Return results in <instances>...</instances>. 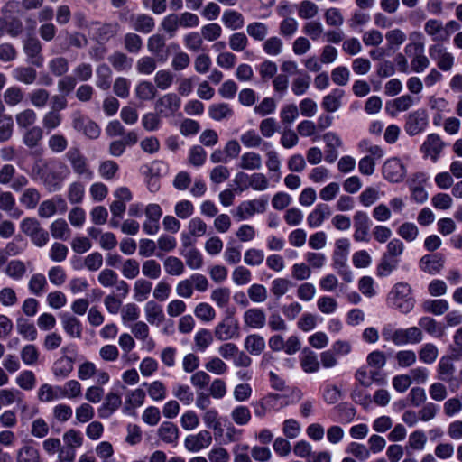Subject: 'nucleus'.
Wrapping results in <instances>:
<instances>
[{
    "mask_svg": "<svg viewBox=\"0 0 462 462\" xmlns=\"http://www.w3.org/2000/svg\"><path fill=\"white\" fill-rule=\"evenodd\" d=\"M69 173L68 167L59 162L57 166H50L44 163L39 171L40 178L42 180L46 189L54 192L60 189L62 182Z\"/></svg>",
    "mask_w": 462,
    "mask_h": 462,
    "instance_id": "1",
    "label": "nucleus"
},
{
    "mask_svg": "<svg viewBox=\"0 0 462 462\" xmlns=\"http://www.w3.org/2000/svg\"><path fill=\"white\" fill-rule=\"evenodd\" d=\"M388 300L402 313L410 312L414 306L411 289L405 282L396 283L389 293Z\"/></svg>",
    "mask_w": 462,
    "mask_h": 462,
    "instance_id": "2",
    "label": "nucleus"
},
{
    "mask_svg": "<svg viewBox=\"0 0 462 462\" xmlns=\"http://www.w3.org/2000/svg\"><path fill=\"white\" fill-rule=\"evenodd\" d=\"M411 37L418 39L405 46L407 54L414 51V55L411 61V70L415 73L423 72L430 66V60L424 55V43L420 41L422 34L420 32H413Z\"/></svg>",
    "mask_w": 462,
    "mask_h": 462,
    "instance_id": "3",
    "label": "nucleus"
},
{
    "mask_svg": "<svg viewBox=\"0 0 462 462\" xmlns=\"http://www.w3.org/2000/svg\"><path fill=\"white\" fill-rule=\"evenodd\" d=\"M22 232L29 236L32 242L39 247L45 245L49 241V234L35 217H25L20 224Z\"/></svg>",
    "mask_w": 462,
    "mask_h": 462,
    "instance_id": "4",
    "label": "nucleus"
},
{
    "mask_svg": "<svg viewBox=\"0 0 462 462\" xmlns=\"http://www.w3.org/2000/svg\"><path fill=\"white\" fill-rule=\"evenodd\" d=\"M66 158L69 162L72 170L76 174L88 180H91L93 178V172L88 167L87 158L81 153L79 148H70L66 152Z\"/></svg>",
    "mask_w": 462,
    "mask_h": 462,
    "instance_id": "5",
    "label": "nucleus"
},
{
    "mask_svg": "<svg viewBox=\"0 0 462 462\" xmlns=\"http://www.w3.org/2000/svg\"><path fill=\"white\" fill-rule=\"evenodd\" d=\"M181 100L177 94L168 93L157 99L155 109L158 115L170 117L180 109Z\"/></svg>",
    "mask_w": 462,
    "mask_h": 462,
    "instance_id": "6",
    "label": "nucleus"
},
{
    "mask_svg": "<svg viewBox=\"0 0 462 462\" xmlns=\"http://www.w3.org/2000/svg\"><path fill=\"white\" fill-rule=\"evenodd\" d=\"M23 50L29 63L37 68H41L43 65L42 45L38 38L34 36L26 38L23 42Z\"/></svg>",
    "mask_w": 462,
    "mask_h": 462,
    "instance_id": "7",
    "label": "nucleus"
},
{
    "mask_svg": "<svg viewBox=\"0 0 462 462\" xmlns=\"http://www.w3.org/2000/svg\"><path fill=\"white\" fill-rule=\"evenodd\" d=\"M393 343L396 346L407 344H418L423 339V334L420 328L411 327L408 328H398L394 330L392 337Z\"/></svg>",
    "mask_w": 462,
    "mask_h": 462,
    "instance_id": "8",
    "label": "nucleus"
},
{
    "mask_svg": "<svg viewBox=\"0 0 462 462\" xmlns=\"http://www.w3.org/2000/svg\"><path fill=\"white\" fill-rule=\"evenodd\" d=\"M214 335L217 340L226 341L239 335L238 322L231 317L225 318L218 323L214 330Z\"/></svg>",
    "mask_w": 462,
    "mask_h": 462,
    "instance_id": "9",
    "label": "nucleus"
},
{
    "mask_svg": "<svg viewBox=\"0 0 462 462\" xmlns=\"http://www.w3.org/2000/svg\"><path fill=\"white\" fill-rule=\"evenodd\" d=\"M428 125V116L422 109L416 110L409 114L406 123L405 131L409 135H416L426 128Z\"/></svg>",
    "mask_w": 462,
    "mask_h": 462,
    "instance_id": "10",
    "label": "nucleus"
},
{
    "mask_svg": "<svg viewBox=\"0 0 462 462\" xmlns=\"http://www.w3.org/2000/svg\"><path fill=\"white\" fill-rule=\"evenodd\" d=\"M383 174L391 182H400L406 175V169L399 159L392 158L384 162Z\"/></svg>",
    "mask_w": 462,
    "mask_h": 462,
    "instance_id": "11",
    "label": "nucleus"
},
{
    "mask_svg": "<svg viewBox=\"0 0 462 462\" xmlns=\"http://www.w3.org/2000/svg\"><path fill=\"white\" fill-rule=\"evenodd\" d=\"M211 443L212 435L206 430H200L197 434L189 435L184 441L185 448L191 452H199L209 447Z\"/></svg>",
    "mask_w": 462,
    "mask_h": 462,
    "instance_id": "12",
    "label": "nucleus"
},
{
    "mask_svg": "<svg viewBox=\"0 0 462 462\" xmlns=\"http://www.w3.org/2000/svg\"><path fill=\"white\" fill-rule=\"evenodd\" d=\"M429 54L431 59L437 60L438 67L444 71L451 69L453 56L447 52L442 45L435 44L430 47Z\"/></svg>",
    "mask_w": 462,
    "mask_h": 462,
    "instance_id": "13",
    "label": "nucleus"
},
{
    "mask_svg": "<svg viewBox=\"0 0 462 462\" xmlns=\"http://www.w3.org/2000/svg\"><path fill=\"white\" fill-rule=\"evenodd\" d=\"M444 257L440 254H426L420 260V268L427 273L437 274L444 266Z\"/></svg>",
    "mask_w": 462,
    "mask_h": 462,
    "instance_id": "14",
    "label": "nucleus"
},
{
    "mask_svg": "<svg viewBox=\"0 0 462 462\" xmlns=\"http://www.w3.org/2000/svg\"><path fill=\"white\" fill-rule=\"evenodd\" d=\"M122 404L121 396L114 392H109L104 400L103 404L98 409L100 418H109Z\"/></svg>",
    "mask_w": 462,
    "mask_h": 462,
    "instance_id": "15",
    "label": "nucleus"
},
{
    "mask_svg": "<svg viewBox=\"0 0 462 462\" xmlns=\"http://www.w3.org/2000/svg\"><path fill=\"white\" fill-rule=\"evenodd\" d=\"M244 322L249 328L261 329L265 326L266 314L262 309H248L244 313Z\"/></svg>",
    "mask_w": 462,
    "mask_h": 462,
    "instance_id": "16",
    "label": "nucleus"
},
{
    "mask_svg": "<svg viewBox=\"0 0 462 462\" xmlns=\"http://www.w3.org/2000/svg\"><path fill=\"white\" fill-rule=\"evenodd\" d=\"M444 143L440 137L436 134H430L421 146L422 152L436 161L443 149Z\"/></svg>",
    "mask_w": 462,
    "mask_h": 462,
    "instance_id": "17",
    "label": "nucleus"
},
{
    "mask_svg": "<svg viewBox=\"0 0 462 462\" xmlns=\"http://www.w3.org/2000/svg\"><path fill=\"white\" fill-rule=\"evenodd\" d=\"M58 207L62 210L66 209V202L61 197L42 201L39 206L38 214L42 218H48L56 213Z\"/></svg>",
    "mask_w": 462,
    "mask_h": 462,
    "instance_id": "18",
    "label": "nucleus"
},
{
    "mask_svg": "<svg viewBox=\"0 0 462 462\" xmlns=\"http://www.w3.org/2000/svg\"><path fill=\"white\" fill-rule=\"evenodd\" d=\"M119 28L120 26L117 23L101 24L95 32V39L98 43H106L117 35Z\"/></svg>",
    "mask_w": 462,
    "mask_h": 462,
    "instance_id": "19",
    "label": "nucleus"
},
{
    "mask_svg": "<svg viewBox=\"0 0 462 462\" xmlns=\"http://www.w3.org/2000/svg\"><path fill=\"white\" fill-rule=\"evenodd\" d=\"M61 323L65 332L73 338H80L82 336L81 322L74 316L64 314L61 316Z\"/></svg>",
    "mask_w": 462,
    "mask_h": 462,
    "instance_id": "20",
    "label": "nucleus"
},
{
    "mask_svg": "<svg viewBox=\"0 0 462 462\" xmlns=\"http://www.w3.org/2000/svg\"><path fill=\"white\" fill-rule=\"evenodd\" d=\"M12 74L16 81L25 85L33 84L37 79L36 69L30 66L16 67Z\"/></svg>",
    "mask_w": 462,
    "mask_h": 462,
    "instance_id": "21",
    "label": "nucleus"
},
{
    "mask_svg": "<svg viewBox=\"0 0 462 462\" xmlns=\"http://www.w3.org/2000/svg\"><path fill=\"white\" fill-rule=\"evenodd\" d=\"M330 214L331 212L328 205L319 204L309 214L307 217L308 225L310 227H318L321 226L325 218L329 217Z\"/></svg>",
    "mask_w": 462,
    "mask_h": 462,
    "instance_id": "22",
    "label": "nucleus"
},
{
    "mask_svg": "<svg viewBox=\"0 0 462 462\" xmlns=\"http://www.w3.org/2000/svg\"><path fill=\"white\" fill-rule=\"evenodd\" d=\"M160 439L168 444H174L179 438V430L177 426L170 421H164L158 430Z\"/></svg>",
    "mask_w": 462,
    "mask_h": 462,
    "instance_id": "23",
    "label": "nucleus"
},
{
    "mask_svg": "<svg viewBox=\"0 0 462 462\" xmlns=\"http://www.w3.org/2000/svg\"><path fill=\"white\" fill-rule=\"evenodd\" d=\"M244 347L249 354L259 356L265 348L264 338L257 334L249 335L245 339Z\"/></svg>",
    "mask_w": 462,
    "mask_h": 462,
    "instance_id": "24",
    "label": "nucleus"
},
{
    "mask_svg": "<svg viewBox=\"0 0 462 462\" xmlns=\"http://www.w3.org/2000/svg\"><path fill=\"white\" fill-rule=\"evenodd\" d=\"M131 19L133 21V28L143 33L151 32L155 25L153 18L148 14H138L136 16H132Z\"/></svg>",
    "mask_w": 462,
    "mask_h": 462,
    "instance_id": "25",
    "label": "nucleus"
},
{
    "mask_svg": "<svg viewBox=\"0 0 462 462\" xmlns=\"http://www.w3.org/2000/svg\"><path fill=\"white\" fill-rule=\"evenodd\" d=\"M166 46V41L162 34H153L148 39L147 49L148 51L158 57L159 60H165L166 57H162V53Z\"/></svg>",
    "mask_w": 462,
    "mask_h": 462,
    "instance_id": "26",
    "label": "nucleus"
},
{
    "mask_svg": "<svg viewBox=\"0 0 462 462\" xmlns=\"http://www.w3.org/2000/svg\"><path fill=\"white\" fill-rule=\"evenodd\" d=\"M73 371V360L71 357L64 355L60 357L53 366V374L56 377L65 378Z\"/></svg>",
    "mask_w": 462,
    "mask_h": 462,
    "instance_id": "27",
    "label": "nucleus"
},
{
    "mask_svg": "<svg viewBox=\"0 0 462 462\" xmlns=\"http://www.w3.org/2000/svg\"><path fill=\"white\" fill-rule=\"evenodd\" d=\"M146 319L150 324L162 323L164 320L162 308L154 300H149L144 307Z\"/></svg>",
    "mask_w": 462,
    "mask_h": 462,
    "instance_id": "28",
    "label": "nucleus"
},
{
    "mask_svg": "<svg viewBox=\"0 0 462 462\" xmlns=\"http://www.w3.org/2000/svg\"><path fill=\"white\" fill-rule=\"evenodd\" d=\"M17 332L29 341H34L37 338L38 332L33 323L29 320L19 318L16 320Z\"/></svg>",
    "mask_w": 462,
    "mask_h": 462,
    "instance_id": "29",
    "label": "nucleus"
},
{
    "mask_svg": "<svg viewBox=\"0 0 462 462\" xmlns=\"http://www.w3.org/2000/svg\"><path fill=\"white\" fill-rule=\"evenodd\" d=\"M343 95V90L335 89L331 94L323 97L321 103L322 107L328 113L336 112L341 106V98Z\"/></svg>",
    "mask_w": 462,
    "mask_h": 462,
    "instance_id": "30",
    "label": "nucleus"
},
{
    "mask_svg": "<svg viewBox=\"0 0 462 462\" xmlns=\"http://www.w3.org/2000/svg\"><path fill=\"white\" fill-rule=\"evenodd\" d=\"M96 85L102 90H107L111 86L112 70L107 64H100L97 66Z\"/></svg>",
    "mask_w": 462,
    "mask_h": 462,
    "instance_id": "31",
    "label": "nucleus"
},
{
    "mask_svg": "<svg viewBox=\"0 0 462 462\" xmlns=\"http://www.w3.org/2000/svg\"><path fill=\"white\" fill-rule=\"evenodd\" d=\"M108 61L117 71L128 70L131 69L133 60L121 51H115L108 57Z\"/></svg>",
    "mask_w": 462,
    "mask_h": 462,
    "instance_id": "32",
    "label": "nucleus"
},
{
    "mask_svg": "<svg viewBox=\"0 0 462 462\" xmlns=\"http://www.w3.org/2000/svg\"><path fill=\"white\" fill-rule=\"evenodd\" d=\"M222 22L226 27L234 31L241 29L245 23L243 15L234 10L225 11L222 15Z\"/></svg>",
    "mask_w": 462,
    "mask_h": 462,
    "instance_id": "33",
    "label": "nucleus"
},
{
    "mask_svg": "<svg viewBox=\"0 0 462 462\" xmlns=\"http://www.w3.org/2000/svg\"><path fill=\"white\" fill-rule=\"evenodd\" d=\"M152 283L146 279H138L134 284V298L136 301L142 302L147 300L151 293Z\"/></svg>",
    "mask_w": 462,
    "mask_h": 462,
    "instance_id": "34",
    "label": "nucleus"
},
{
    "mask_svg": "<svg viewBox=\"0 0 462 462\" xmlns=\"http://www.w3.org/2000/svg\"><path fill=\"white\" fill-rule=\"evenodd\" d=\"M424 30L427 34L432 37L433 41H445V32L442 23L436 19H430L425 23Z\"/></svg>",
    "mask_w": 462,
    "mask_h": 462,
    "instance_id": "35",
    "label": "nucleus"
},
{
    "mask_svg": "<svg viewBox=\"0 0 462 462\" xmlns=\"http://www.w3.org/2000/svg\"><path fill=\"white\" fill-rule=\"evenodd\" d=\"M3 98L7 106H15L23 101L24 92L20 87L12 86L5 90Z\"/></svg>",
    "mask_w": 462,
    "mask_h": 462,
    "instance_id": "36",
    "label": "nucleus"
},
{
    "mask_svg": "<svg viewBox=\"0 0 462 462\" xmlns=\"http://www.w3.org/2000/svg\"><path fill=\"white\" fill-rule=\"evenodd\" d=\"M163 267L167 274L180 276L185 271L183 262L176 256H168L163 261Z\"/></svg>",
    "mask_w": 462,
    "mask_h": 462,
    "instance_id": "37",
    "label": "nucleus"
},
{
    "mask_svg": "<svg viewBox=\"0 0 462 462\" xmlns=\"http://www.w3.org/2000/svg\"><path fill=\"white\" fill-rule=\"evenodd\" d=\"M212 333L206 328H201L194 336L195 349L204 352L213 343Z\"/></svg>",
    "mask_w": 462,
    "mask_h": 462,
    "instance_id": "38",
    "label": "nucleus"
},
{
    "mask_svg": "<svg viewBox=\"0 0 462 462\" xmlns=\"http://www.w3.org/2000/svg\"><path fill=\"white\" fill-rule=\"evenodd\" d=\"M43 137V130L40 126H32L23 134V143L29 148L37 147Z\"/></svg>",
    "mask_w": 462,
    "mask_h": 462,
    "instance_id": "39",
    "label": "nucleus"
},
{
    "mask_svg": "<svg viewBox=\"0 0 462 462\" xmlns=\"http://www.w3.org/2000/svg\"><path fill=\"white\" fill-rule=\"evenodd\" d=\"M241 169L244 170H259L262 167V158L260 154L254 152H248L244 153L241 156V161L239 164Z\"/></svg>",
    "mask_w": 462,
    "mask_h": 462,
    "instance_id": "40",
    "label": "nucleus"
},
{
    "mask_svg": "<svg viewBox=\"0 0 462 462\" xmlns=\"http://www.w3.org/2000/svg\"><path fill=\"white\" fill-rule=\"evenodd\" d=\"M41 199V194L35 188L26 189L20 197V203L26 208L33 209Z\"/></svg>",
    "mask_w": 462,
    "mask_h": 462,
    "instance_id": "41",
    "label": "nucleus"
},
{
    "mask_svg": "<svg viewBox=\"0 0 462 462\" xmlns=\"http://www.w3.org/2000/svg\"><path fill=\"white\" fill-rule=\"evenodd\" d=\"M60 397L74 399L81 395V384L76 380L68 381L63 387L58 386Z\"/></svg>",
    "mask_w": 462,
    "mask_h": 462,
    "instance_id": "42",
    "label": "nucleus"
},
{
    "mask_svg": "<svg viewBox=\"0 0 462 462\" xmlns=\"http://www.w3.org/2000/svg\"><path fill=\"white\" fill-rule=\"evenodd\" d=\"M17 462H42L39 450L32 446L25 445L17 452Z\"/></svg>",
    "mask_w": 462,
    "mask_h": 462,
    "instance_id": "43",
    "label": "nucleus"
},
{
    "mask_svg": "<svg viewBox=\"0 0 462 462\" xmlns=\"http://www.w3.org/2000/svg\"><path fill=\"white\" fill-rule=\"evenodd\" d=\"M135 94L141 100H152L157 95L156 87L150 81H142L136 86Z\"/></svg>",
    "mask_w": 462,
    "mask_h": 462,
    "instance_id": "44",
    "label": "nucleus"
},
{
    "mask_svg": "<svg viewBox=\"0 0 462 462\" xmlns=\"http://www.w3.org/2000/svg\"><path fill=\"white\" fill-rule=\"evenodd\" d=\"M21 393L18 391L3 389L0 391V405H11L17 402L21 405L23 411L27 409V405L23 403L22 398L19 396Z\"/></svg>",
    "mask_w": 462,
    "mask_h": 462,
    "instance_id": "45",
    "label": "nucleus"
},
{
    "mask_svg": "<svg viewBox=\"0 0 462 462\" xmlns=\"http://www.w3.org/2000/svg\"><path fill=\"white\" fill-rule=\"evenodd\" d=\"M247 34L255 41H263L268 34V27L261 22H254L246 26Z\"/></svg>",
    "mask_w": 462,
    "mask_h": 462,
    "instance_id": "46",
    "label": "nucleus"
},
{
    "mask_svg": "<svg viewBox=\"0 0 462 462\" xmlns=\"http://www.w3.org/2000/svg\"><path fill=\"white\" fill-rule=\"evenodd\" d=\"M47 286L46 277L42 273H34L29 280L28 288L36 296L42 295Z\"/></svg>",
    "mask_w": 462,
    "mask_h": 462,
    "instance_id": "47",
    "label": "nucleus"
},
{
    "mask_svg": "<svg viewBox=\"0 0 462 462\" xmlns=\"http://www.w3.org/2000/svg\"><path fill=\"white\" fill-rule=\"evenodd\" d=\"M422 308L425 312L434 315H441L448 309V304L445 300H428L423 302Z\"/></svg>",
    "mask_w": 462,
    "mask_h": 462,
    "instance_id": "48",
    "label": "nucleus"
},
{
    "mask_svg": "<svg viewBox=\"0 0 462 462\" xmlns=\"http://www.w3.org/2000/svg\"><path fill=\"white\" fill-rule=\"evenodd\" d=\"M142 273L143 275L146 278L156 280L158 279L162 274V268L160 263L153 260L149 259L145 260L142 264Z\"/></svg>",
    "mask_w": 462,
    "mask_h": 462,
    "instance_id": "49",
    "label": "nucleus"
},
{
    "mask_svg": "<svg viewBox=\"0 0 462 462\" xmlns=\"http://www.w3.org/2000/svg\"><path fill=\"white\" fill-rule=\"evenodd\" d=\"M51 236L56 239L66 240L70 234V229L64 219H57L51 225Z\"/></svg>",
    "mask_w": 462,
    "mask_h": 462,
    "instance_id": "50",
    "label": "nucleus"
},
{
    "mask_svg": "<svg viewBox=\"0 0 462 462\" xmlns=\"http://www.w3.org/2000/svg\"><path fill=\"white\" fill-rule=\"evenodd\" d=\"M233 421L239 426L246 425L251 420V411L248 407L239 405L231 411Z\"/></svg>",
    "mask_w": 462,
    "mask_h": 462,
    "instance_id": "51",
    "label": "nucleus"
},
{
    "mask_svg": "<svg viewBox=\"0 0 462 462\" xmlns=\"http://www.w3.org/2000/svg\"><path fill=\"white\" fill-rule=\"evenodd\" d=\"M25 273L26 266L24 263L20 260H12L5 267V273L14 280H20Z\"/></svg>",
    "mask_w": 462,
    "mask_h": 462,
    "instance_id": "52",
    "label": "nucleus"
},
{
    "mask_svg": "<svg viewBox=\"0 0 462 462\" xmlns=\"http://www.w3.org/2000/svg\"><path fill=\"white\" fill-rule=\"evenodd\" d=\"M14 132V121L11 116H0V143L10 140Z\"/></svg>",
    "mask_w": 462,
    "mask_h": 462,
    "instance_id": "53",
    "label": "nucleus"
},
{
    "mask_svg": "<svg viewBox=\"0 0 462 462\" xmlns=\"http://www.w3.org/2000/svg\"><path fill=\"white\" fill-rule=\"evenodd\" d=\"M291 286V282L286 278H276L271 282V292L276 299L286 294Z\"/></svg>",
    "mask_w": 462,
    "mask_h": 462,
    "instance_id": "54",
    "label": "nucleus"
},
{
    "mask_svg": "<svg viewBox=\"0 0 462 462\" xmlns=\"http://www.w3.org/2000/svg\"><path fill=\"white\" fill-rule=\"evenodd\" d=\"M398 265V261L395 258L383 254L380 263L377 266V275L383 277L390 274Z\"/></svg>",
    "mask_w": 462,
    "mask_h": 462,
    "instance_id": "55",
    "label": "nucleus"
},
{
    "mask_svg": "<svg viewBox=\"0 0 462 462\" xmlns=\"http://www.w3.org/2000/svg\"><path fill=\"white\" fill-rule=\"evenodd\" d=\"M319 13V6L310 0H303L298 6V14L302 19H311Z\"/></svg>",
    "mask_w": 462,
    "mask_h": 462,
    "instance_id": "56",
    "label": "nucleus"
},
{
    "mask_svg": "<svg viewBox=\"0 0 462 462\" xmlns=\"http://www.w3.org/2000/svg\"><path fill=\"white\" fill-rule=\"evenodd\" d=\"M455 367L451 357L444 356L439 363V378L443 381H450L453 378Z\"/></svg>",
    "mask_w": 462,
    "mask_h": 462,
    "instance_id": "57",
    "label": "nucleus"
},
{
    "mask_svg": "<svg viewBox=\"0 0 462 462\" xmlns=\"http://www.w3.org/2000/svg\"><path fill=\"white\" fill-rule=\"evenodd\" d=\"M51 72L57 77H61L69 71V60L64 57H56L49 62Z\"/></svg>",
    "mask_w": 462,
    "mask_h": 462,
    "instance_id": "58",
    "label": "nucleus"
},
{
    "mask_svg": "<svg viewBox=\"0 0 462 462\" xmlns=\"http://www.w3.org/2000/svg\"><path fill=\"white\" fill-rule=\"evenodd\" d=\"M36 113L30 108H27L15 116V120L20 128H28L32 126L36 122Z\"/></svg>",
    "mask_w": 462,
    "mask_h": 462,
    "instance_id": "59",
    "label": "nucleus"
},
{
    "mask_svg": "<svg viewBox=\"0 0 462 462\" xmlns=\"http://www.w3.org/2000/svg\"><path fill=\"white\" fill-rule=\"evenodd\" d=\"M125 49L130 53H137L142 49V38L134 32H128L124 37Z\"/></svg>",
    "mask_w": 462,
    "mask_h": 462,
    "instance_id": "60",
    "label": "nucleus"
},
{
    "mask_svg": "<svg viewBox=\"0 0 462 462\" xmlns=\"http://www.w3.org/2000/svg\"><path fill=\"white\" fill-rule=\"evenodd\" d=\"M419 325L427 333L435 336L441 337L443 334L442 328L430 317H422L419 320Z\"/></svg>",
    "mask_w": 462,
    "mask_h": 462,
    "instance_id": "61",
    "label": "nucleus"
},
{
    "mask_svg": "<svg viewBox=\"0 0 462 462\" xmlns=\"http://www.w3.org/2000/svg\"><path fill=\"white\" fill-rule=\"evenodd\" d=\"M62 116L55 110H50L42 117V125L48 132H51L61 124Z\"/></svg>",
    "mask_w": 462,
    "mask_h": 462,
    "instance_id": "62",
    "label": "nucleus"
},
{
    "mask_svg": "<svg viewBox=\"0 0 462 462\" xmlns=\"http://www.w3.org/2000/svg\"><path fill=\"white\" fill-rule=\"evenodd\" d=\"M209 116L212 119L220 121L224 118L231 116L233 114L232 109L227 104L221 103L212 105L208 109Z\"/></svg>",
    "mask_w": 462,
    "mask_h": 462,
    "instance_id": "63",
    "label": "nucleus"
},
{
    "mask_svg": "<svg viewBox=\"0 0 462 462\" xmlns=\"http://www.w3.org/2000/svg\"><path fill=\"white\" fill-rule=\"evenodd\" d=\"M122 274L126 279H134L139 275L140 264L134 258L126 259L122 264Z\"/></svg>",
    "mask_w": 462,
    "mask_h": 462,
    "instance_id": "64",
    "label": "nucleus"
}]
</instances>
